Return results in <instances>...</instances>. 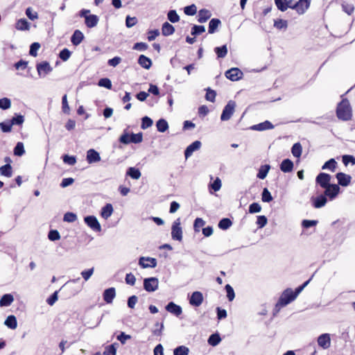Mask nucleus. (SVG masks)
<instances>
[{"mask_svg":"<svg viewBox=\"0 0 355 355\" xmlns=\"http://www.w3.org/2000/svg\"><path fill=\"white\" fill-rule=\"evenodd\" d=\"M299 295L296 290L293 291L291 288L285 289L281 294L273 310V315H277L282 308L287 306L293 302Z\"/></svg>","mask_w":355,"mask_h":355,"instance_id":"obj_1","label":"nucleus"},{"mask_svg":"<svg viewBox=\"0 0 355 355\" xmlns=\"http://www.w3.org/2000/svg\"><path fill=\"white\" fill-rule=\"evenodd\" d=\"M336 114L339 119L343 121L350 120L352 116V107L349 101L347 99H343L337 106Z\"/></svg>","mask_w":355,"mask_h":355,"instance_id":"obj_2","label":"nucleus"},{"mask_svg":"<svg viewBox=\"0 0 355 355\" xmlns=\"http://www.w3.org/2000/svg\"><path fill=\"white\" fill-rule=\"evenodd\" d=\"M235 101H229L223 110L222 114L220 115V120L222 121L230 120L235 111Z\"/></svg>","mask_w":355,"mask_h":355,"instance_id":"obj_3","label":"nucleus"},{"mask_svg":"<svg viewBox=\"0 0 355 355\" xmlns=\"http://www.w3.org/2000/svg\"><path fill=\"white\" fill-rule=\"evenodd\" d=\"M171 238L174 241H182V229L181 227L180 218H177L172 224Z\"/></svg>","mask_w":355,"mask_h":355,"instance_id":"obj_4","label":"nucleus"},{"mask_svg":"<svg viewBox=\"0 0 355 355\" xmlns=\"http://www.w3.org/2000/svg\"><path fill=\"white\" fill-rule=\"evenodd\" d=\"M159 280L156 277H148L144 280V288L148 292H154L158 288Z\"/></svg>","mask_w":355,"mask_h":355,"instance_id":"obj_5","label":"nucleus"},{"mask_svg":"<svg viewBox=\"0 0 355 355\" xmlns=\"http://www.w3.org/2000/svg\"><path fill=\"white\" fill-rule=\"evenodd\" d=\"M157 259L149 257H141L139 259V265L142 268H154L157 266Z\"/></svg>","mask_w":355,"mask_h":355,"instance_id":"obj_6","label":"nucleus"},{"mask_svg":"<svg viewBox=\"0 0 355 355\" xmlns=\"http://www.w3.org/2000/svg\"><path fill=\"white\" fill-rule=\"evenodd\" d=\"M324 189V195L326 198H329L331 200L336 198L340 192V187L338 184H331Z\"/></svg>","mask_w":355,"mask_h":355,"instance_id":"obj_7","label":"nucleus"},{"mask_svg":"<svg viewBox=\"0 0 355 355\" xmlns=\"http://www.w3.org/2000/svg\"><path fill=\"white\" fill-rule=\"evenodd\" d=\"M331 177L329 174L325 173H320L317 175L315 178V182L318 184H319L322 188L324 189L331 184Z\"/></svg>","mask_w":355,"mask_h":355,"instance_id":"obj_8","label":"nucleus"},{"mask_svg":"<svg viewBox=\"0 0 355 355\" xmlns=\"http://www.w3.org/2000/svg\"><path fill=\"white\" fill-rule=\"evenodd\" d=\"M243 72L239 68H232L225 72V76L227 78L232 81H237L242 78Z\"/></svg>","mask_w":355,"mask_h":355,"instance_id":"obj_9","label":"nucleus"},{"mask_svg":"<svg viewBox=\"0 0 355 355\" xmlns=\"http://www.w3.org/2000/svg\"><path fill=\"white\" fill-rule=\"evenodd\" d=\"M85 223L94 232H100L101 230L97 218L94 216H88L84 218Z\"/></svg>","mask_w":355,"mask_h":355,"instance_id":"obj_10","label":"nucleus"},{"mask_svg":"<svg viewBox=\"0 0 355 355\" xmlns=\"http://www.w3.org/2000/svg\"><path fill=\"white\" fill-rule=\"evenodd\" d=\"M311 202L315 209H320L325 206L327 202V198L325 195L320 194L316 197H311Z\"/></svg>","mask_w":355,"mask_h":355,"instance_id":"obj_11","label":"nucleus"},{"mask_svg":"<svg viewBox=\"0 0 355 355\" xmlns=\"http://www.w3.org/2000/svg\"><path fill=\"white\" fill-rule=\"evenodd\" d=\"M309 0H299L293 4V8L298 14L302 15L305 12V11L309 8Z\"/></svg>","mask_w":355,"mask_h":355,"instance_id":"obj_12","label":"nucleus"},{"mask_svg":"<svg viewBox=\"0 0 355 355\" xmlns=\"http://www.w3.org/2000/svg\"><path fill=\"white\" fill-rule=\"evenodd\" d=\"M203 302L202 293L200 291H194L190 298L189 303L191 305L194 306H199Z\"/></svg>","mask_w":355,"mask_h":355,"instance_id":"obj_13","label":"nucleus"},{"mask_svg":"<svg viewBox=\"0 0 355 355\" xmlns=\"http://www.w3.org/2000/svg\"><path fill=\"white\" fill-rule=\"evenodd\" d=\"M201 142L200 141H195L189 145L184 150V156L186 159L190 157L193 152L199 150L201 147Z\"/></svg>","mask_w":355,"mask_h":355,"instance_id":"obj_14","label":"nucleus"},{"mask_svg":"<svg viewBox=\"0 0 355 355\" xmlns=\"http://www.w3.org/2000/svg\"><path fill=\"white\" fill-rule=\"evenodd\" d=\"M336 176L338 180V185L342 187H347L351 182L352 177L349 175L339 172L336 174Z\"/></svg>","mask_w":355,"mask_h":355,"instance_id":"obj_15","label":"nucleus"},{"mask_svg":"<svg viewBox=\"0 0 355 355\" xmlns=\"http://www.w3.org/2000/svg\"><path fill=\"white\" fill-rule=\"evenodd\" d=\"M37 70L39 76H44L51 71L52 68L49 62H43L37 65Z\"/></svg>","mask_w":355,"mask_h":355,"instance_id":"obj_16","label":"nucleus"},{"mask_svg":"<svg viewBox=\"0 0 355 355\" xmlns=\"http://www.w3.org/2000/svg\"><path fill=\"white\" fill-rule=\"evenodd\" d=\"M331 338L329 334H321L318 338V344L323 349H327L330 346Z\"/></svg>","mask_w":355,"mask_h":355,"instance_id":"obj_17","label":"nucleus"},{"mask_svg":"<svg viewBox=\"0 0 355 355\" xmlns=\"http://www.w3.org/2000/svg\"><path fill=\"white\" fill-rule=\"evenodd\" d=\"M165 308L167 311L176 316H179L182 313V307L173 302L168 303Z\"/></svg>","mask_w":355,"mask_h":355,"instance_id":"obj_18","label":"nucleus"},{"mask_svg":"<svg viewBox=\"0 0 355 355\" xmlns=\"http://www.w3.org/2000/svg\"><path fill=\"white\" fill-rule=\"evenodd\" d=\"M273 128L274 125L269 121H265L262 123L252 125L251 129L257 131H263L272 129Z\"/></svg>","mask_w":355,"mask_h":355,"instance_id":"obj_19","label":"nucleus"},{"mask_svg":"<svg viewBox=\"0 0 355 355\" xmlns=\"http://www.w3.org/2000/svg\"><path fill=\"white\" fill-rule=\"evenodd\" d=\"M280 170L284 173H290L293 170L294 164L290 159H284L280 164Z\"/></svg>","mask_w":355,"mask_h":355,"instance_id":"obj_20","label":"nucleus"},{"mask_svg":"<svg viewBox=\"0 0 355 355\" xmlns=\"http://www.w3.org/2000/svg\"><path fill=\"white\" fill-rule=\"evenodd\" d=\"M101 157L98 152L94 149H89L87 152V161L89 164L96 163L100 161Z\"/></svg>","mask_w":355,"mask_h":355,"instance_id":"obj_21","label":"nucleus"},{"mask_svg":"<svg viewBox=\"0 0 355 355\" xmlns=\"http://www.w3.org/2000/svg\"><path fill=\"white\" fill-rule=\"evenodd\" d=\"M211 16V13L207 9H201L198 12V21L199 23L206 22Z\"/></svg>","mask_w":355,"mask_h":355,"instance_id":"obj_22","label":"nucleus"},{"mask_svg":"<svg viewBox=\"0 0 355 355\" xmlns=\"http://www.w3.org/2000/svg\"><path fill=\"white\" fill-rule=\"evenodd\" d=\"M175 28L174 26L166 21L162 24V33L164 36H169L174 33Z\"/></svg>","mask_w":355,"mask_h":355,"instance_id":"obj_23","label":"nucleus"},{"mask_svg":"<svg viewBox=\"0 0 355 355\" xmlns=\"http://www.w3.org/2000/svg\"><path fill=\"white\" fill-rule=\"evenodd\" d=\"M220 24H221V21L219 19H217V18L211 19L209 23L208 33L209 34L214 33Z\"/></svg>","mask_w":355,"mask_h":355,"instance_id":"obj_24","label":"nucleus"},{"mask_svg":"<svg viewBox=\"0 0 355 355\" xmlns=\"http://www.w3.org/2000/svg\"><path fill=\"white\" fill-rule=\"evenodd\" d=\"M83 38H84V36H83V33L81 31H80L79 30H76L74 31L73 34L72 35L71 41L73 45L77 46L81 43Z\"/></svg>","mask_w":355,"mask_h":355,"instance_id":"obj_25","label":"nucleus"},{"mask_svg":"<svg viewBox=\"0 0 355 355\" xmlns=\"http://www.w3.org/2000/svg\"><path fill=\"white\" fill-rule=\"evenodd\" d=\"M15 28L19 31H28L30 23L26 19H19L15 24Z\"/></svg>","mask_w":355,"mask_h":355,"instance_id":"obj_26","label":"nucleus"},{"mask_svg":"<svg viewBox=\"0 0 355 355\" xmlns=\"http://www.w3.org/2000/svg\"><path fill=\"white\" fill-rule=\"evenodd\" d=\"M138 63L141 67L146 69H150L152 65L151 60L149 58L145 56L144 55H141L139 57Z\"/></svg>","mask_w":355,"mask_h":355,"instance_id":"obj_27","label":"nucleus"},{"mask_svg":"<svg viewBox=\"0 0 355 355\" xmlns=\"http://www.w3.org/2000/svg\"><path fill=\"white\" fill-rule=\"evenodd\" d=\"M270 169V166L269 164H265L260 166L258 173L257 174V177L259 179L263 180L266 178L269 171Z\"/></svg>","mask_w":355,"mask_h":355,"instance_id":"obj_28","label":"nucleus"},{"mask_svg":"<svg viewBox=\"0 0 355 355\" xmlns=\"http://www.w3.org/2000/svg\"><path fill=\"white\" fill-rule=\"evenodd\" d=\"M14 301V297L11 294L3 295L0 300V306H8Z\"/></svg>","mask_w":355,"mask_h":355,"instance_id":"obj_29","label":"nucleus"},{"mask_svg":"<svg viewBox=\"0 0 355 355\" xmlns=\"http://www.w3.org/2000/svg\"><path fill=\"white\" fill-rule=\"evenodd\" d=\"M126 175L134 180H138L140 178L141 173L139 168L135 167H130L127 170Z\"/></svg>","mask_w":355,"mask_h":355,"instance_id":"obj_30","label":"nucleus"},{"mask_svg":"<svg viewBox=\"0 0 355 355\" xmlns=\"http://www.w3.org/2000/svg\"><path fill=\"white\" fill-rule=\"evenodd\" d=\"M4 324L11 329H15L17 327V322L15 315H9L4 322Z\"/></svg>","mask_w":355,"mask_h":355,"instance_id":"obj_31","label":"nucleus"},{"mask_svg":"<svg viewBox=\"0 0 355 355\" xmlns=\"http://www.w3.org/2000/svg\"><path fill=\"white\" fill-rule=\"evenodd\" d=\"M156 127L158 132H164L168 129V124L166 120L160 119L156 122Z\"/></svg>","mask_w":355,"mask_h":355,"instance_id":"obj_32","label":"nucleus"},{"mask_svg":"<svg viewBox=\"0 0 355 355\" xmlns=\"http://www.w3.org/2000/svg\"><path fill=\"white\" fill-rule=\"evenodd\" d=\"M337 166V162H336L335 159L331 158L327 161L324 165L322 166V170H329L332 172H334Z\"/></svg>","mask_w":355,"mask_h":355,"instance_id":"obj_33","label":"nucleus"},{"mask_svg":"<svg viewBox=\"0 0 355 355\" xmlns=\"http://www.w3.org/2000/svg\"><path fill=\"white\" fill-rule=\"evenodd\" d=\"M0 174L1 175L10 178L12 175V166L8 164L0 167Z\"/></svg>","mask_w":355,"mask_h":355,"instance_id":"obj_34","label":"nucleus"},{"mask_svg":"<svg viewBox=\"0 0 355 355\" xmlns=\"http://www.w3.org/2000/svg\"><path fill=\"white\" fill-rule=\"evenodd\" d=\"M98 20V19L96 15H90L88 17H86L85 24L87 27L92 28L97 24Z\"/></svg>","mask_w":355,"mask_h":355,"instance_id":"obj_35","label":"nucleus"},{"mask_svg":"<svg viewBox=\"0 0 355 355\" xmlns=\"http://www.w3.org/2000/svg\"><path fill=\"white\" fill-rule=\"evenodd\" d=\"M214 51L216 53L218 58H223L227 54V45H223L221 46H218L214 49Z\"/></svg>","mask_w":355,"mask_h":355,"instance_id":"obj_36","label":"nucleus"},{"mask_svg":"<svg viewBox=\"0 0 355 355\" xmlns=\"http://www.w3.org/2000/svg\"><path fill=\"white\" fill-rule=\"evenodd\" d=\"M232 225V220L228 218H222L218 223V227L221 230H226Z\"/></svg>","mask_w":355,"mask_h":355,"instance_id":"obj_37","label":"nucleus"},{"mask_svg":"<svg viewBox=\"0 0 355 355\" xmlns=\"http://www.w3.org/2000/svg\"><path fill=\"white\" fill-rule=\"evenodd\" d=\"M302 152V147L300 143H295L291 148V153L295 157H300Z\"/></svg>","mask_w":355,"mask_h":355,"instance_id":"obj_38","label":"nucleus"},{"mask_svg":"<svg viewBox=\"0 0 355 355\" xmlns=\"http://www.w3.org/2000/svg\"><path fill=\"white\" fill-rule=\"evenodd\" d=\"M189 353V349L184 345L178 346L173 350V355H188Z\"/></svg>","mask_w":355,"mask_h":355,"instance_id":"obj_39","label":"nucleus"},{"mask_svg":"<svg viewBox=\"0 0 355 355\" xmlns=\"http://www.w3.org/2000/svg\"><path fill=\"white\" fill-rule=\"evenodd\" d=\"M221 341V338L218 334H211L208 338V343L211 346H216Z\"/></svg>","mask_w":355,"mask_h":355,"instance_id":"obj_40","label":"nucleus"},{"mask_svg":"<svg viewBox=\"0 0 355 355\" xmlns=\"http://www.w3.org/2000/svg\"><path fill=\"white\" fill-rule=\"evenodd\" d=\"M275 3L282 12L286 11L288 9V6H291L288 5V0H275Z\"/></svg>","mask_w":355,"mask_h":355,"instance_id":"obj_41","label":"nucleus"},{"mask_svg":"<svg viewBox=\"0 0 355 355\" xmlns=\"http://www.w3.org/2000/svg\"><path fill=\"white\" fill-rule=\"evenodd\" d=\"M167 18L171 23H176L180 21V16L175 10H171L168 12Z\"/></svg>","mask_w":355,"mask_h":355,"instance_id":"obj_42","label":"nucleus"},{"mask_svg":"<svg viewBox=\"0 0 355 355\" xmlns=\"http://www.w3.org/2000/svg\"><path fill=\"white\" fill-rule=\"evenodd\" d=\"M274 26L279 30L286 29L288 27V21L281 19H276L274 21Z\"/></svg>","mask_w":355,"mask_h":355,"instance_id":"obj_43","label":"nucleus"},{"mask_svg":"<svg viewBox=\"0 0 355 355\" xmlns=\"http://www.w3.org/2000/svg\"><path fill=\"white\" fill-rule=\"evenodd\" d=\"M261 200L263 202H270V201L272 200V196L267 188H264L263 189L261 193Z\"/></svg>","mask_w":355,"mask_h":355,"instance_id":"obj_44","label":"nucleus"},{"mask_svg":"<svg viewBox=\"0 0 355 355\" xmlns=\"http://www.w3.org/2000/svg\"><path fill=\"white\" fill-rule=\"evenodd\" d=\"M205 31V27L201 25H193L191 28V35L196 36L203 33Z\"/></svg>","mask_w":355,"mask_h":355,"instance_id":"obj_45","label":"nucleus"},{"mask_svg":"<svg viewBox=\"0 0 355 355\" xmlns=\"http://www.w3.org/2000/svg\"><path fill=\"white\" fill-rule=\"evenodd\" d=\"M143 140V134L141 132H139L137 134L132 133L130 135V143L133 144H139Z\"/></svg>","mask_w":355,"mask_h":355,"instance_id":"obj_46","label":"nucleus"},{"mask_svg":"<svg viewBox=\"0 0 355 355\" xmlns=\"http://www.w3.org/2000/svg\"><path fill=\"white\" fill-rule=\"evenodd\" d=\"M25 153L24 146L22 142H18L14 148V154L17 156H21Z\"/></svg>","mask_w":355,"mask_h":355,"instance_id":"obj_47","label":"nucleus"},{"mask_svg":"<svg viewBox=\"0 0 355 355\" xmlns=\"http://www.w3.org/2000/svg\"><path fill=\"white\" fill-rule=\"evenodd\" d=\"M184 12L187 15L193 16L197 12V8L196 5L191 4L190 6L184 7Z\"/></svg>","mask_w":355,"mask_h":355,"instance_id":"obj_48","label":"nucleus"},{"mask_svg":"<svg viewBox=\"0 0 355 355\" xmlns=\"http://www.w3.org/2000/svg\"><path fill=\"white\" fill-rule=\"evenodd\" d=\"M153 123V120L148 116H144L141 119V128L144 130L147 129L152 126Z\"/></svg>","mask_w":355,"mask_h":355,"instance_id":"obj_49","label":"nucleus"},{"mask_svg":"<svg viewBox=\"0 0 355 355\" xmlns=\"http://www.w3.org/2000/svg\"><path fill=\"white\" fill-rule=\"evenodd\" d=\"M225 289L227 293V297L228 300L232 302L235 297V293L233 288L230 284H227L225 286Z\"/></svg>","mask_w":355,"mask_h":355,"instance_id":"obj_50","label":"nucleus"},{"mask_svg":"<svg viewBox=\"0 0 355 355\" xmlns=\"http://www.w3.org/2000/svg\"><path fill=\"white\" fill-rule=\"evenodd\" d=\"M102 218L107 219L111 216V204H107L101 213Z\"/></svg>","mask_w":355,"mask_h":355,"instance_id":"obj_51","label":"nucleus"},{"mask_svg":"<svg viewBox=\"0 0 355 355\" xmlns=\"http://www.w3.org/2000/svg\"><path fill=\"white\" fill-rule=\"evenodd\" d=\"M206 91V100L212 103L214 102L216 96V92L214 90L211 89L210 88H207Z\"/></svg>","mask_w":355,"mask_h":355,"instance_id":"obj_52","label":"nucleus"},{"mask_svg":"<svg viewBox=\"0 0 355 355\" xmlns=\"http://www.w3.org/2000/svg\"><path fill=\"white\" fill-rule=\"evenodd\" d=\"M12 123L10 121L0 123V128L3 132H10L12 130Z\"/></svg>","mask_w":355,"mask_h":355,"instance_id":"obj_53","label":"nucleus"},{"mask_svg":"<svg viewBox=\"0 0 355 355\" xmlns=\"http://www.w3.org/2000/svg\"><path fill=\"white\" fill-rule=\"evenodd\" d=\"M343 162L345 166H347L349 163L352 165L355 164V157L353 155H345L342 157Z\"/></svg>","mask_w":355,"mask_h":355,"instance_id":"obj_54","label":"nucleus"},{"mask_svg":"<svg viewBox=\"0 0 355 355\" xmlns=\"http://www.w3.org/2000/svg\"><path fill=\"white\" fill-rule=\"evenodd\" d=\"M40 48V44L37 42H34L31 45L29 53L33 57H36L37 55V51Z\"/></svg>","mask_w":355,"mask_h":355,"instance_id":"obj_55","label":"nucleus"},{"mask_svg":"<svg viewBox=\"0 0 355 355\" xmlns=\"http://www.w3.org/2000/svg\"><path fill=\"white\" fill-rule=\"evenodd\" d=\"M261 210V205L257 202H253L249 206V212L250 214L259 213Z\"/></svg>","mask_w":355,"mask_h":355,"instance_id":"obj_56","label":"nucleus"},{"mask_svg":"<svg viewBox=\"0 0 355 355\" xmlns=\"http://www.w3.org/2000/svg\"><path fill=\"white\" fill-rule=\"evenodd\" d=\"M222 186L221 180L219 178H216V180L210 184V187L211 189H213L214 191H218L220 189Z\"/></svg>","mask_w":355,"mask_h":355,"instance_id":"obj_57","label":"nucleus"},{"mask_svg":"<svg viewBox=\"0 0 355 355\" xmlns=\"http://www.w3.org/2000/svg\"><path fill=\"white\" fill-rule=\"evenodd\" d=\"M205 222L201 218H197L194 220L193 229L195 232H199L200 228L204 226Z\"/></svg>","mask_w":355,"mask_h":355,"instance_id":"obj_58","label":"nucleus"},{"mask_svg":"<svg viewBox=\"0 0 355 355\" xmlns=\"http://www.w3.org/2000/svg\"><path fill=\"white\" fill-rule=\"evenodd\" d=\"M343 10L347 15H350L354 10V7L351 3H343L342 4Z\"/></svg>","mask_w":355,"mask_h":355,"instance_id":"obj_59","label":"nucleus"},{"mask_svg":"<svg viewBox=\"0 0 355 355\" xmlns=\"http://www.w3.org/2000/svg\"><path fill=\"white\" fill-rule=\"evenodd\" d=\"M12 123V125H21L24 121V117L22 115H16L15 116L12 117L11 121H10Z\"/></svg>","mask_w":355,"mask_h":355,"instance_id":"obj_60","label":"nucleus"},{"mask_svg":"<svg viewBox=\"0 0 355 355\" xmlns=\"http://www.w3.org/2000/svg\"><path fill=\"white\" fill-rule=\"evenodd\" d=\"M155 326L156 328L153 331V335H155L156 336H161L162 333V330L164 329L163 322H161V323L156 322Z\"/></svg>","mask_w":355,"mask_h":355,"instance_id":"obj_61","label":"nucleus"},{"mask_svg":"<svg viewBox=\"0 0 355 355\" xmlns=\"http://www.w3.org/2000/svg\"><path fill=\"white\" fill-rule=\"evenodd\" d=\"M11 102L8 98H3L0 99V108L6 110L10 107Z\"/></svg>","mask_w":355,"mask_h":355,"instance_id":"obj_62","label":"nucleus"},{"mask_svg":"<svg viewBox=\"0 0 355 355\" xmlns=\"http://www.w3.org/2000/svg\"><path fill=\"white\" fill-rule=\"evenodd\" d=\"M63 162L65 164H67L70 166H73L76 163V159L74 156H69L68 155H65L63 156Z\"/></svg>","mask_w":355,"mask_h":355,"instance_id":"obj_63","label":"nucleus"},{"mask_svg":"<svg viewBox=\"0 0 355 355\" xmlns=\"http://www.w3.org/2000/svg\"><path fill=\"white\" fill-rule=\"evenodd\" d=\"M71 56V52L67 49L62 50L59 54L60 58L63 61H67Z\"/></svg>","mask_w":355,"mask_h":355,"instance_id":"obj_64","label":"nucleus"}]
</instances>
